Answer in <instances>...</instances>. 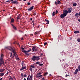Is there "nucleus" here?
<instances>
[{
	"instance_id": "56",
	"label": "nucleus",
	"mask_w": 80,
	"mask_h": 80,
	"mask_svg": "<svg viewBox=\"0 0 80 80\" xmlns=\"http://www.w3.org/2000/svg\"><path fill=\"white\" fill-rule=\"evenodd\" d=\"M18 16H19V17H20V15L19 14Z\"/></svg>"
},
{
	"instance_id": "11",
	"label": "nucleus",
	"mask_w": 80,
	"mask_h": 80,
	"mask_svg": "<svg viewBox=\"0 0 80 80\" xmlns=\"http://www.w3.org/2000/svg\"><path fill=\"white\" fill-rule=\"evenodd\" d=\"M30 67H31L30 68L29 70L31 71V72H32V68H35V66L31 65Z\"/></svg>"
},
{
	"instance_id": "32",
	"label": "nucleus",
	"mask_w": 80,
	"mask_h": 80,
	"mask_svg": "<svg viewBox=\"0 0 80 80\" xmlns=\"http://www.w3.org/2000/svg\"><path fill=\"white\" fill-rule=\"evenodd\" d=\"M23 77H27V74H26V73H25L23 76Z\"/></svg>"
},
{
	"instance_id": "45",
	"label": "nucleus",
	"mask_w": 80,
	"mask_h": 80,
	"mask_svg": "<svg viewBox=\"0 0 80 80\" xmlns=\"http://www.w3.org/2000/svg\"><path fill=\"white\" fill-rule=\"evenodd\" d=\"M21 40H23V38H21Z\"/></svg>"
},
{
	"instance_id": "39",
	"label": "nucleus",
	"mask_w": 80,
	"mask_h": 80,
	"mask_svg": "<svg viewBox=\"0 0 80 80\" xmlns=\"http://www.w3.org/2000/svg\"><path fill=\"white\" fill-rule=\"evenodd\" d=\"M44 45L45 46L46 45H47V42H45L44 43Z\"/></svg>"
},
{
	"instance_id": "13",
	"label": "nucleus",
	"mask_w": 80,
	"mask_h": 80,
	"mask_svg": "<svg viewBox=\"0 0 80 80\" xmlns=\"http://www.w3.org/2000/svg\"><path fill=\"white\" fill-rule=\"evenodd\" d=\"M66 15L64 14H62L61 15L60 17L61 18H63L65 17H66Z\"/></svg>"
},
{
	"instance_id": "26",
	"label": "nucleus",
	"mask_w": 80,
	"mask_h": 80,
	"mask_svg": "<svg viewBox=\"0 0 80 80\" xmlns=\"http://www.w3.org/2000/svg\"><path fill=\"white\" fill-rule=\"evenodd\" d=\"M36 65H38V64H40V62H36Z\"/></svg>"
},
{
	"instance_id": "62",
	"label": "nucleus",
	"mask_w": 80,
	"mask_h": 80,
	"mask_svg": "<svg viewBox=\"0 0 80 80\" xmlns=\"http://www.w3.org/2000/svg\"><path fill=\"white\" fill-rule=\"evenodd\" d=\"M23 64H22V67H23Z\"/></svg>"
},
{
	"instance_id": "41",
	"label": "nucleus",
	"mask_w": 80,
	"mask_h": 80,
	"mask_svg": "<svg viewBox=\"0 0 80 80\" xmlns=\"http://www.w3.org/2000/svg\"><path fill=\"white\" fill-rule=\"evenodd\" d=\"M6 2H8V3H10V1H7Z\"/></svg>"
},
{
	"instance_id": "12",
	"label": "nucleus",
	"mask_w": 80,
	"mask_h": 80,
	"mask_svg": "<svg viewBox=\"0 0 80 80\" xmlns=\"http://www.w3.org/2000/svg\"><path fill=\"white\" fill-rule=\"evenodd\" d=\"M80 16V12L78 13H77L75 14V17H76L77 18H78V17Z\"/></svg>"
},
{
	"instance_id": "24",
	"label": "nucleus",
	"mask_w": 80,
	"mask_h": 80,
	"mask_svg": "<svg viewBox=\"0 0 80 80\" xmlns=\"http://www.w3.org/2000/svg\"><path fill=\"white\" fill-rule=\"evenodd\" d=\"M35 35H37V34L38 35V32H35L34 33Z\"/></svg>"
},
{
	"instance_id": "44",
	"label": "nucleus",
	"mask_w": 80,
	"mask_h": 80,
	"mask_svg": "<svg viewBox=\"0 0 80 80\" xmlns=\"http://www.w3.org/2000/svg\"><path fill=\"white\" fill-rule=\"evenodd\" d=\"M19 18H17V21H18V20H19Z\"/></svg>"
},
{
	"instance_id": "9",
	"label": "nucleus",
	"mask_w": 80,
	"mask_h": 80,
	"mask_svg": "<svg viewBox=\"0 0 80 80\" xmlns=\"http://www.w3.org/2000/svg\"><path fill=\"white\" fill-rule=\"evenodd\" d=\"M32 50L33 51H34V52H37V48H36L35 46H34L32 48Z\"/></svg>"
},
{
	"instance_id": "18",
	"label": "nucleus",
	"mask_w": 80,
	"mask_h": 80,
	"mask_svg": "<svg viewBox=\"0 0 80 80\" xmlns=\"http://www.w3.org/2000/svg\"><path fill=\"white\" fill-rule=\"evenodd\" d=\"M5 75V73H0V77L3 76V75Z\"/></svg>"
},
{
	"instance_id": "34",
	"label": "nucleus",
	"mask_w": 80,
	"mask_h": 80,
	"mask_svg": "<svg viewBox=\"0 0 80 80\" xmlns=\"http://www.w3.org/2000/svg\"><path fill=\"white\" fill-rule=\"evenodd\" d=\"M58 11L57 10H56L55 14H57V13H58Z\"/></svg>"
},
{
	"instance_id": "58",
	"label": "nucleus",
	"mask_w": 80,
	"mask_h": 80,
	"mask_svg": "<svg viewBox=\"0 0 80 80\" xmlns=\"http://www.w3.org/2000/svg\"><path fill=\"white\" fill-rule=\"evenodd\" d=\"M2 11H3V12H5V10H2Z\"/></svg>"
},
{
	"instance_id": "51",
	"label": "nucleus",
	"mask_w": 80,
	"mask_h": 80,
	"mask_svg": "<svg viewBox=\"0 0 80 80\" xmlns=\"http://www.w3.org/2000/svg\"><path fill=\"white\" fill-rule=\"evenodd\" d=\"M32 25H33V27H34V25H35V23H33Z\"/></svg>"
},
{
	"instance_id": "36",
	"label": "nucleus",
	"mask_w": 80,
	"mask_h": 80,
	"mask_svg": "<svg viewBox=\"0 0 80 80\" xmlns=\"http://www.w3.org/2000/svg\"><path fill=\"white\" fill-rule=\"evenodd\" d=\"M38 75H42V73L40 72H39L38 74Z\"/></svg>"
},
{
	"instance_id": "33",
	"label": "nucleus",
	"mask_w": 80,
	"mask_h": 80,
	"mask_svg": "<svg viewBox=\"0 0 80 80\" xmlns=\"http://www.w3.org/2000/svg\"><path fill=\"white\" fill-rule=\"evenodd\" d=\"M43 64L42 63L39 64V66H43Z\"/></svg>"
},
{
	"instance_id": "5",
	"label": "nucleus",
	"mask_w": 80,
	"mask_h": 80,
	"mask_svg": "<svg viewBox=\"0 0 80 80\" xmlns=\"http://www.w3.org/2000/svg\"><path fill=\"white\" fill-rule=\"evenodd\" d=\"M60 4H61V2H60V1L59 0H58V1H57H57H55V5H57V6H58V5H60Z\"/></svg>"
},
{
	"instance_id": "3",
	"label": "nucleus",
	"mask_w": 80,
	"mask_h": 80,
	"mask_svg": "<svg viewBox=\"0 0 80 80\" xmlns=\"http://www.w3.org/2000/svg\"><path fill=\"white\" fill-rule=\"evenodd\" d=\"M8 48L9 50H10V51H12L13 53H14V54H13L14 56H15V54H16L15 50L12 49V48L11 47H9Z\"/></svg>"
},
{
	"instance_id": "28",
	"label": "nucleus",
	"mask_w": 80,
	"mask_h": 80,
	"mask_svg": "<svg viewBox=\"0 0 80 80\" xmlns=\"http://www.w3.org/2000/svg\"><path fill=\"white\" fill-rule=\"evenodd\" d=\"M23 76H24L23 74L22 73L21 74V77L22 78H23Z\"/></svg>"
},
{
	"instance_id": "22",
	"label": "nucleus",
	"mask_w": 80,
	"mask_h": 80,
	"mask_svg": "<svg viewBox=\"0 0 80 80\" xmlns=\"http://www.w3.org/2000/svg\"><path fill=\"white\" fill-rule=\"evenodd\" d=\"M9 80H13V78L12 77V76H10L9 77Z\"/></svg>"
},
{
	"instance_id": "8",
	"label": "nucleus",
	"mask_w": 80,
	"mask_h": 80,
	"mask_svg": "<svg viewBox=\"0 0 80 80\" xmlns=\"http://www.w3.org/2000/svg\"><path fill=\"white\" fill-rule=\"evenodd\" d=\"M63 13L64 14H65L66 16H67V15L68 14V11L66 10H63Z\"/></svg>"
},
{
	"instance_id": "31",
	"label": "nucleus",
	"mask_w": 80,
	"mask_h": 80,
	"mask_svg": "<svg viewBox=\"0 0 80 80\" xmlns=\"http://www.w3.org/2000/svg\"><path fill=\"white\" fill-rule=\"evenodd\" d=\"M77 41L78 42H80V39L78 38L77 39Z\"/></svg>"
},
{
	"instance_id": "23",
	"label": "nucleus",
	"mask_w": 80,
	"mask_h": 80,
	"mask_svg": "<svg viewBox=\"0 0 80 80\" xmlns=\"http://www.w3.org/2000/svg\"><path fill=\"white\" fill-rule=\"evenodd\" d=\"M79 32L78 31H75L74 32V33L75 34L78 33Z\"/></svg>"
},
{
	"instance_id": "53",
	"label": "nucleus",
	"mask_w": 80,
	"mask_h": 80,
	"mask_svg": "<svg viewBox=\"0 0 80 80\" xmlns=\"http://www.w3.org/2000/svg\"><path fill=\"white\" fill-rule=\"evenodd\" d=\"M34 20H33L32 21V23H34Z\"/></svg>"
},
{
	"instance_id": "37",
	"label": "nucleus",
	"mask_w": 80,
	"mask_h": 80,
	"mask_svg": "<svg viewBox=\"0 0 80 80\" xmlns=\"http://www.w3.org/2000/svg\"><path fill=\"white\" fill-rule=\"evenodd\" d=\"M16 4H17H17H18V2L17 1H16Z\"/></svg>"
},
{
	"instance_id": "52",
	"label": "nucleus",
	"mask_w": 80,
	"mask_h": 80,
	"mask_svg": "<svg viewBox=\"0 0 80 80\" xmlns=\"http://www.w3.org/2000/svg\"><path fill=\"white\" fill-rule=\"evenodd\" d=\"M78 22H80V19H78Z\"/></svg>"
},
{
	"instance_id": "55",
	"label": "nucleus",
	"mask_w": 80,
	"mask_h": 80,
	"mask_svg": "<svg viewBox=\"0 0 80 80\" xmlns=\"http://www.w3.org/2000/svg\"><path fill=\"white\" fill-rule=\"evenodd\" d=\"M17 18H20V17H19L18 16H17Z\"/></svg>"
},
{
	"instance_id": "49",
	"label": "nucleus",
	"mask_w": 80,
	"mask_h": 80,
	"mask_svg": "<svg viewBox=\"0 0 80 80\" xmlns=\"http://www.w3.org/2000/svg\"><path fill=\"white\" fill-rule=\"evenodd\" d=\"M8 73H9V72H8L6 73V75H8Z\"/></svg>"
},
{
	"instance_id": "4",
	"label": "nucleus",
	"mask_w": 80,
	"mask_h": 80,
	"mask_svg": "<svg viewBox=\"0 0 80 80\" xmlns=\"http://www.w3.org/2000/svg\"><path fill=\"white\" fill-rule=\"evenodd\" d=\"M27 80H33V75H31L30 78V74L28 75V76L27 78Z\"/></svg>"
},
{
	"instance_id": "25",
	"label": "nucleus",
	"mask_w": 80,
	"mask_h": 80,
	"mask_svg": "<svg viewBox=\"0 0 80 80\" xmlns=\"http://www.w3.org/2000/svg\"><path fill=\"white\" fill-rule=\"evenodd\" d=\"M73 5L74 7H75V6H77V3L74 2L73 4Z\"/></svg>"
},
{
	"instance_id": "57",
	"label": "nucleus",
	"mask_w": 80,
	"mask_h": 80,
	"mask_svg": "<svg viewBox=\"0 0 80 80\" xmlns=\"http://www.w3.org/2000/svg\"><path fill=\"white\" fill-rule=\"evenodd\" d=\"M22 50H24V49H25V48H22Z\"/></svg>"
},
{
	"instance_id": "64",
	"label": "nucleus",
	"mask_w": 80,
	"mask_h": 80,
	"mask_svg": "<svg viewBox=\"0 0 80 80\" xmlns=\"http://www.w3.org/2000/svg\"><path fill=\"white\" fill-rule=\"evenodd\" d=\"M26 0H23L24 1H26Z\"/></svg>"
},
{
	"instance_id": "61",
	"label": "nucleus",
	"mask_w": 80,
	"mask_h": 80,
	"mask_svg": "<svg viewBox=\"0 0 80 80\" xmlns=\"http://www.w3.org/2000/svg\"><path fill=\"white\" fill-rule=\"evenodd\" d=\"M38 27H40V25H38Z\"/></svg>"
},
{
	"instance_id": "6",
	"label": "nucleus",
	"mask_w": 80,
	"mask_h": 80,
	"mask_svg": "<svg viewBox=\"0 0 80 80\" xmlns=\"http://www.w3.org/2000/svg\"><path fill=\"white\" fill-rule=\"evenodd\" d=\"M22 52H24L27 55H29V54L28 53V52H30V50H29L28 51H26L25 50L22 51Z\"/></svg>"
},
{
	"instance_id": "1",
	"label": "nucleus",
	"mask_w": 80,
	"mask_h": 80,
	"mask_svg": "<svg viewBox=\"0 0 80 80\" xmlns=\"http://www.w3.org/2000/svg\"><path fill=\"white\" fill-rule=\"evenodd\" d=\"M3 56V54H2L1 56L0 57V66H1L2 64L4 65H5V64H4V61L3 60V59L2 58Z\"/></svg>"
},
{
	"instance_id": "14",
	"label": "nucleus",
	"mask_w": 80,
	"mask_h": 80,
	"mask_svg": "<svg viewBox=\"0 0 80 80\" xmlns=\"http://www.w3.org/2000/svg\"><path fill=\"white\" fill-rule=\"evenodd\" d=\"M68 12L70 13H71V12H72V11H71V10H73V9H72V8H68Z\"/></svg>"
},
{
	"instance_id": "17",
	"label": "nucleus",
	"mask_w": 80,
	"mask_h": 80,
	"mask_svg": "<svg viewBox=\"0 0 80 80\" xmlns=\"http://www.w3.org/2000/svg\"><path fill=\"white\" fill-rule=\"evenodd\" d=\"M11 25L12 26V27H13V28L15 29V30H17V28H16V27H15V25H14L12 24H11Z\"/></svg>"
},
{
	"instance_id": "63",
	"label": "nucleus",
	"mask_w": 80,
	"mask_h": 80,
	"mask_svg": "<svg viewBox=\"0 0 80 80\" xmlns=\"http://www.w3.org/2000/svg\"><path fill=\"white\" fill-rule=\"evenodd\" d=\"M19 32H22V31H21L20 30L19 31Z\"/></svg>"
},
{
	"instance_id": "59",
	"label": "nucleus",
	"mask_w": 80,
	"mask_h": 80,
	"mask_svg": "<svg viewBox=\"0 0 80 80\" xmlns=\"http://www.w3.org/2000/svg\"><path fill=\"white\" fill-rule=\"evenodd\" d=\"M45 73L46 75H47V74H48V72H46Z\"/></svg>"
},
{
	"instance_id": "43",
	"label": "nucleus",
	"mask_w": 80,
	"mask_h": 80,
	"mask_svg": "<svg viewBox=\"0 0 80 80\" xmlns=\"http://www.w3.org/2000/svg\"><path fill=\"white\" fill-rule=\"evenodd\" d=\"M41 80H45V78H42L41 79Z\"/></svg>"
},
{
	"instance_id": "15",
	"label": "nucleus",
	"mask_w": 80,
	"mask_h": 80,
	"mask_svg": "<svg viewBox=\"0 0 80 80\" xmlns=\"http://www.w3.org/2000/svg\"><path fill=\"white\" fill-rule=\"evenodd\" d=\"M27 68V67L26 66H24V67H22V68L20 69V70L21 71H22L23 70H24V69H26Z\"/></svg>"
},
{
	"instance_id": "20",
	"label": "nucleus",
	"mask_w": 80,
	"mask_h": 80,
	"mask_svg": "<svg viewBox=\"0 0 80 80\" xmlns=\"http://www.w3.org/2000/svg\"><path fill=\"white\" fill-rule=\"evenodd\" d=\"M45 22H47V23H46V24H49V23L50 22V21H49L47 20V19H45Z\"/></svg>"
},
{
	"instance_id": "40",
	"label": "nucleus",
	"mask_w": 80,
	"mask_h": 80,
	"mask_svg": "<svg viewBox=\"0 0 80 80\" xmlns=\"http://www.w3.org/2000/svg\"><path fill=\"white\" fill-rule=\"evenodd\" d=\"M37 15V14L34 13L33 14V15H34V16H35V15Z\"/></svg>"
},
{
	"instance_id": "16",
	"label": "nucleus",
	"mask_w": 80,
	"mask_h": 80,
	"mask_svg": "<svg viewBox=\"0 0 80 80\" xmlns=\"http://www.w3.org/2000/svg\"><path fill=\"white\" fill-rule=\"evenodd\" d=\"M78 69H77L74 72V74L75 75L77 74V73H78Z\"/></svg>"
},
{
	"instance_id": "2",
	"label": "nucleus",
	"mask_w": 80,
	"mask_h": 80,
	"mask_svg": "<svg viewBox=\"0 0 80 80\" xmlns=\"http://www.w3.org/2000/svg\"><path fill=\"white\" fill-rule=\"evenodd\" d=\"M31 58L33 62H35V60L38 61V60H40V58H39L38 57H37L35 56H33V57L32 58Z\"/></svg>"
},
{
	"instance_id": "47",
	"label": "nucleus",
	"mask_w": 80,
	"mask_h": 80,
	"mask_svg": "<svg viewBox=\"0 0 80 80\" xmlns=\"http://www.w3.org/2000/svg\"><path fill=\"white\" fill-rule=\"evenodd\" d=\"M9 73H11L12 72L10 70L9 71Z\"/></svg>"
},
{
	"instance_id": "35",
	"label": "nucleus",
	"mask_w": 80,
	"mask_h": 80,
	"mask_svg": "<svg viewBox=\"0 0 80 80\" xmlns=\"http://www.w3.org/2000/svg\"><path fill=\"white\" fill-rule=\"evenodd\" d=\"M15 56V57H16V59H17V60H20V59H19V58H18L17 57H16V56Z\"/></svg>"
},
{
	"instance_id": "19",
	"label": "nucleus",
	"mask_w": 80,
	"mask_h": 80,
	"mask_svg": "<svg viewBox=\"0 0 80 80\" xmlns=\"http://www.w3.org/2000/svg\"><path fill=\"white\" fill-rule=\"evenodd\" d=\"M4 70H5V69H4L0 68V72H4Z\"/></svg>"
},
{
	"instance_id": "30",
	"label": "nucleus",
	"mask_w": 80,
	"mask_h": 80,
	"mask_svg": "<svg viewBox=\"0 0 80 80\" xmlns=\"http://www.w3.org/2000/svg\"><path fill=\"white\" fill-rule=\"evenodd\" d=\"M78 71H80V65L78 66Z\"/></svg>"
},
{
	"instance_id": "60",
	"label": "nucleus",
	"mask_w": 80,
	"mask_h": 80,
	"mask_svg": "<svg viewBox=\"0 0 80 80\" xmlns=\"http://www.w3.org/2000/svg\"><path fill=\"white\" fill-rule=\"evenodd\" d=\"M29 50V51H31V50H32L31 49H30Z\"/></svg>"
},
{
	"instance_id": "29",
	"label": "nucleus",
	"mask_w": 80,
	"mask_h": 80,
	"mask_svg": "<svg viewBox=\"0 0 80 80\" xmlns=\"http://www.w3.org/2000/svg\"><path fill=\"white\" fill-rule=\"evenodd\" d=\"M55 12H52V16H55Z\"/></svg>"
},
{
	"instance_id": "46",
	"label": "nucleus",
	"mask_w": 80,
	"mask_h": 80,
	"mask_svg": "<svg viewBox=\"0 0 80 80\" xmlns=\"http://www.w3.org/2000/svg\"><path fill=\"white\" fill-rule=\"evenodd\" d=\"M44 76H46L47 75V74H46V73H45L44 74Z\"/></svg>"
},
{
	"instance_id": "7",
	"label": "nucleus",
	"mask_w": 80,
	"mask_h": 80,
	"mask_svg": "<svg viewBox=\"0 0 80 80\" xmlns=\"http://www.w3.org/2000/svg\"><path fill=\"white\" fill-rule=\"evenodd\" d=\"M36 78H38V79H40L41 78H42V75H38V74H37Z\"/></svg>"
},
{
	"instance_id": "48",
	"label": "nucleus",
	"mask_w": 80,
	"mask_h": 80,
	"mask_svg": "<svg viewBox=\"0 0 80 80\" xmlns=\"http://www.w3.org/2000/svg\"><path fill=\"white\" fill-rule=\"evenodd\" d=\"M65 77H68V75L66 74V76H65Z\"/></svg>"
},
{
	"instance_id": "27",
	"label": "nucleus",
	"mask_w": 80,
	"mask_h": 80,
	"mask_svg": "<svg viewBox=\"0 0 80 80\" xmlns=\"http://www.w3.org/2000/svg\"><path fill=\"white\" fill-rule=\"evenodd\" d=\"M12 3H13V4H15L16 3V1H12Z\"/></svg>"
},
{
	"instance_id": "21",
	"label": "nucleus",
	"mask_w": 80,
	"mask_h": 80,
	"mask_svg": "<svg viewBox=\"0 0 80 80\" xmlns=\"http://www.w3.org/2000/svg\"><path fill=\"white\" fill-rule=\"evenodd\" d=\"M11 23H13V22H14V21H15V20H14L13 18H12L11 19Z\"/></svg>"
},
{
	"instance_id": "42",
	"label": "nucleus",
	"mask_w": 80,
	"mask_h": 80,
	"mask_svg": "<svg viewBox=\"0 0 80 80\" xmlns=\"http://www.w3.org/2000/svg\"><path fill=\"white\" fill-rule=\"evenodd\" d=\"M28 5H30V2H28Z\"/></svg>"
},
{
	"instance_id": "38",
	"label": "nucleus",
	"mask_w": 80,
	"mask_h": 80,
	"mask_svg": "<svg viewBox=\"0 0 80 80\" xmlns=\"http://www.w3.org/2000/svg\"><path fill=\"white\" fill-rule=\"evenodd\" d=\"M10 53L11 54V55L10 56V57H12V53L10 52Z\"/></svg>"
},
{
	"instance_id": "10",
	"label": "nucleus",
	"mask_w": 80,
	"mask_h": 80,
	"mask_svg": "<svg viewBox=\"0 0 80 80\" xmlns=\"http://www.w3.org/2000/svg\"><path fill=\"white\" fill-rule=\"evenodd\" d=\"M33 8H34V6H32L31 7H30L28 9V11H32V10L33 9Z\"/></svg>"
},
{
	"instance_id": "50",
	"label": "nucleus",
	"mask_w": 80,
	"mask_h": 80,
	"mask_svg": "<svg viewBox=\"0 0 80 80\" xmlns=\"http://www.w3.org/2000/svg\"><path fill=\"white\" fill-rule=\"evenodd\" d=\"M30 20H31V21H32V18H30Z\"/></svg>"
},
{
	"instance_id": "54",
	"label": "nucleus",
	"mask_w": 80,
	"mask_h": 80,
	"mask_svg": "<svg viewBox=\"0 0 80 80\" xmlns=\"http://www.w3.org/2000/svg\"><path fill=\"white\" fill-rule=\"evenodd\" d=\"M3 80V78H2L0 79V80Z\"/></svg>"
}]
</instances>
